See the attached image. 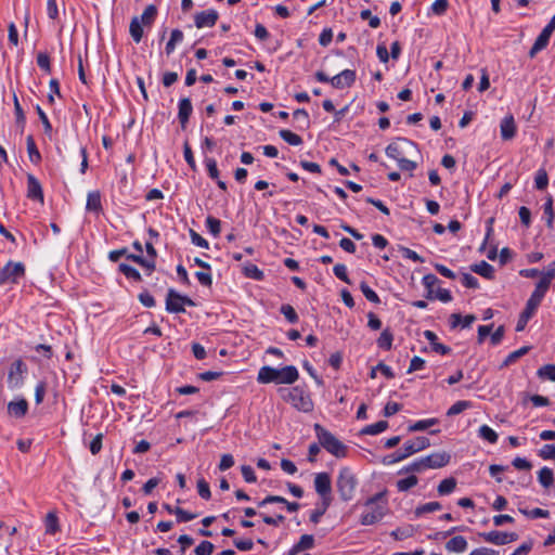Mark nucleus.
<instances>
[{
	"label": "nucleus",
	"instance_id": "nucleus-19",
	"mask_svg": "<svg viewBox=\"0 0 555 555\" xmlns=\"http://www.w3.org/2000/svg\"><path fill=\"white\" fill-rule=\"evenodd\" d=\"M176 296H178V292L172 288L168 289L166 297V310L170 313L185 312L182 302H180Z\"/></svg>",
	"mask_w": 555,
	"mask_h": 555
},
{
	"label": "nucleus",
	"instance_id": "nucleus-36",
	"mask_svg": "<svg viewBox=\"0 0 555 555\" xmlns=\"http://www.w3.org/2000/svg\"><path fill=\"white\" fill-rule=\"evenodd\" d=\"M280 137L291 145L298 146L302 144L300 135L292 132L291 130L283 129L279 132Z\"/></svg>",
	"mask_w": 555,
	"mask_h": 555
},
{
	"label": "nucleus",
	"instance_id": "nucleus-23",
	"mask_svg": "<svg viewBox=\"0 0 555 555\" xmlns=\"http://www.w3.org/2000/svg\"><path fill=\"white\" fill-rule=\"evenodd\" d=\"M446 548L449 552L462 553L467 548V541L462 535H456L446 543Z\"/></svg>",
	"mask_w": 555,
	"mask_h": 555
},
{
	"label": "nucleus",
	"instance_id": "nucleus-24",
	"mask_svg": "<svg viewBox=\"0 0 555 555\" xmlns=\"http://www.w3.org/2000/svg\"><path fill=\"white\" fill-rule=\"evenodd\" d=\"M480 537L488 543L505 545V532L493 530L481 533Z\"/></svg>",
	"mask_w": 555,
	"mask_h": 555
},
{
	"label": "nucleus",
	"instance_id": "nucleus-61",
	"mask_svg": "<svg viewBox=\"0 0 555 555\" xmlns=\"http://www.w3.org/2000/svg\"><path fill=\"white\" fill-rule=\"evenodd\" d=\"M208 175L211 179L217 180L219 178V170L217 168V162L214 158L205 159Z\"/></svg>",
	"mask_w": 555,
	"mask_h": 555
},
{
	"label": "nucleus",
	"instance_id": "nucleus-14",
	"mask_svg": "<svg viewBox=\"0 0 555 555\" xmlns=\"http://www.w3.org/2000/svg\"><path fill=\"white\" fill-rule=\"evenodd\" d=\"M423 459L426 468H441L450 463L451 455L448 452L442 451L431 453Z\"/></svg>",
	"mask_w": 555,
	"mask_h": 555
},
{
	"label": "nucleus",
	"instance_id": "nucleus-54",
	"mask_svg": "<svg viewBox=\"0 0 555 555\" xmlns=\"http://www.w3.org/2000/svg\"><path fill=\"white\" fill-rule=\"evenodd\" d=\"M173 514L177 516L178 522H186L197 517L196 514L184 511L181 507H175Z\"/></svg>",
	"mask_w": 555,
	"mask_h": 555
},
{
	"label": "nucleus",
	"instance_id": "nucleus-58",
	"mask_svg": "<svg viewBox=\"0 0 555 555\" xmlns=\"http://www.w3.org/2000/svg\"><path fill=\"white\" fill-rule=\"evenodd\" d=\"M333 272L335 274V276L339 280H341L343 282L347 283V284H350V280L348 278V274H347V268L345 264L343 263H337L334 266L333 268Z\"/></svg>",
	"mask_w": 555,
	"mask_h": 555
},
{
	"label": "nucleus",
	"instance_id": "nucleus-6",
	"mask_svg": "<svg viewBox=\"0 0 555 555\" xmlns=\"http://www.w3.org/2000/svg\"><path fill=\"white\" fill-rule=\"evenodd\" d=\"M358 480L352 470L348 467H343L337 477L336 487L339 496L343 501L347 502L353 499Z\"/></svg>",
	"mask_w": 555,
	"mask_h": 555
},
{
	"label": "nucleus",
	"instance_id": "nucleus-10",
	"mask_svg": "<svg viewBox=\"0 0 555 555\" xmlns=\"http://www.w3.org/2000/svg\"><path fill=\"white\" fill-rule=\"evenodd\" d=\"M554 30H555V15L551 18L548 24L542 29L541 34L535 39L533 46L531 47V49L529 51L530 57H533L538 52H540L547 46L550 38Z\"/></svg>",
	"mask_w": 555,
	"mask_h": 555
},
{
	"label": "nucleus",
	"instance_id": "nucleus-30",
	"mask_svg": "<svg viewBox=\"0 0 555 555\" xmlns=\"http://www.w3.org/2000/svg\"><path fill=\"white\" fill-rule=\"evenodd\" d=\"M183 40V33L180 29H173L170 35V39L166 44L165 51L167 55H170L175 49L176 44Z\"/></svg>",
	"mask_w": 555,
	"mask_h": 555
},
{
	"label": "nucleus",
	"instance_id": "nucleus-41",
	"mask_svg": "<svg viewBox=\"0 0 555 555\" xmlns=\"http://www.w3.org/2000/svg\"><path fill=\"white\" fill-rule=\"evenodd\" d=\"M537 375L542 379L555 382V364H545L541 366L538 370Z\"/></svg>",
	"mask_w": 555,
	"mask_h": 555
},
{
	"label": "nucleus",
	"instance_id": "nucleus-50",
	"mask_svg": "<svg viewBox=\"0 0 555 555\" xmlns=\"http://www.w3.org/2000/svg\"><path fill=\"white\" fill-rule=\"evenodd\" d=\"M441 504L439 502H428L421 506H417L415 509L416 516H421L426 513H431L441 509Z\"/></svg>",
	"mask_w": 555,
	"mask_h": 555
},
{
	"label": "nucleus",
	"instance_id": "nucleus-43",
	"mask_svg": "<svg viewBox=\"0 0 555 555\" xmlns=\"http://www.w3.org/2000/svg\"><path fill=\"white\" fill-rule=\"evenodd\" d=\"M59 529V519L56 515L54 513H49L46 517V532L54 534Z\"/></svg>",
	"mask_w": 555,
	"mask_h": 555
},
{
	"label": "nucleus",
	"instance_id": "nucleus-20",
	"mask_svg": "<svg viewBox=\"0 0 555 555\" xmlns=\"http://www.w3.org/2000/svg\"><path fill=\"white\" fill-rule=\"evenodd\" d=\"M314 546V537L312 534H304L299 541L288 551L287 555H297L298 553L311 550Z\"/></svg>",
	"mask_w": 555,
	"mask_h": 555
},
{
	"label": "nucleus",
	"instance_id": "nucleus-26",
	"mask_svg": "<svg viewBox=\"0 0 555 555\" xmlns=\"http://www.w3.org/2000/svg\"><path fill=\"white\" fill-rule=\"evenodd\" d=\"M388 428V422L378 421L375 424L367 425L361 429V435L374 436L385 431Z\"/></svg>",
	"mask_w": 555,
	"mask_h": 555
},
{
	"label": "nucleus",
	"instance_id": "nucleus-57",
	"mask_svg": "<svg viewBox=\"0 0 555 555\" xmlns=\"http://www.w3.org/2000/svg\"><path fill=\"white\" fill-rule=\"evenodd\" d=\"M520 513H522L524 515H526L527 517H530V518H546L548 517L550 515V512L547 509H542V508H533L531 511H528V509H519Z\"/></svg>",
	"mask_w": 555,
	"mask_h": 555
},
{
	"label": "nucleus",
	"instance_id": "nucleus-48",
	"mask_svg": "<svg viewBox=\"0 0 555 555\" xmlns=\"http://www.w3.org/2000/svg\"><path fill=\"white\" fill-rule=\"evenodd\" d=\"M470 406H472L470 401H466V400L457 401L448 410L447 415L448 416L457 415Z\"/></svg>",
	"mask_w": 555,
	"mask_h": 555
},
{
	"label": "nucleus",
	"instance_id": "nucleus-38",
	"mask_svg": "<svg viewBox=\"0 0 555 555\" xmlns=\"http://www.w3.org/2000/svg\"><path fill=\"white\" fill-rule=\"evenodd\" d=\"M245 276L254 279L256 281H261L264 278L263 272L253 263H248L243 269Z\"/></svg>",
	"mask_w": 555,
	"mask_h": 555
},
{
	"label": "nucleus",
	"instance_id": "nucleus-21",
	"mask_svg": "<svg viewBox=\"0 0 555 555\" xmlns=\"http://www.w3.org/2000/svg\"><path fill=\"white\" fill-rule=\"evenodd\" d=\"M28 411V403L25 399L18 401H11L8 404V413L14 417H23Z\"/></svg>",
	"mask_w": 555,
	"mask_h": 555
},
{
	"label": "nucleus",
	"instance_id": "nucleus-45",
	"mask_svg": "<svg viewBox=\"0 0 555 555\" xmlns=\"http://www.w3.org/2000/svg\"><path fill=\"white\" fill-rule=\"evenodd\" d=\"M360 289L369 301L374 304L380 302L378 295L367 285L366 282L363 281L360 283Z\"/></svg>",
	"mask_w": 555,
	"mask_h": 555
},
{
	"label": "nucleus",
	"instance_id": "nucleus-27",
	"mask_svg": "<svg viewBox=\"0 0 555 555\" xmlns=\"http://www.w3.org/2000/svg\"><path fill=\"white\" fill-rule=\"evenodd\" d=\"M538 479L542 487L550 488L554 483L553 470L548 467H543L538 473Z\"/></svg>",
	"mask_w": 555,
	"mask_h": 555
},
{
	"label": "nucleus",
	"instance_id": "nucleus-44",
	"mask_svg": "<svg viewBox=\"0 0 555 555\" xmlns=\"http://www.w3.org/2000/svg\"><path fill=\"white\" fill-rule=\"evenodd\" d=\"M119 271L122 272L127 278L133 279L137 282H140L142 280L140 272L135 268L127 263H120Z\"/></svg>",
	"mask_w": 555,
	"mask_h": 555
},
{
	"label": "nucleus",
	"instance_id": "nucleus-12",
	"mask_svg": "<svg viewBox=\"0 0 555 555\" xmlns=\"http://www.w3.org/2000/svg\"><path fill=\"white\" fill-rule=\"evenodd\" d=\"M219 14L216 10L209 9L195 14L194 23L197 28L212 27L218 21Z\"/></svg>",
	"mask_w": 555,
	"mask_h": 555
},
{
	"label": "nucleus",
	"instance_id": "nucleus-2",
	"mask_svg": "<svg viewBox=\"0 0 555 555\" xmlns=\"http://www.w3.org/2000/svg\"><path fill=\"white\" fill-rule=\"evenodd\" d=\"M548 289L547 284H545L544 281H539L535 285V289L531 294L530 298L528 299L526 304V308L521 312L517 324H516V331L521 332L526 327L528 321L533 315L537 308L540 306L543 297L545 296L546 292Z\"/></svg>",
	"mask_w": 555,
	"mask_h": 555
},
{
	"label": "nucleus",
	"instance_id": "nucleus-22",
	"mask_svg": "<svg viewBox=\"0 0 555 555\" xmlns=\"http://www.w3.org/2000/svg\"><path fill=\"white\" fill-rule=\"evenodd\" d=\"M470 270L488 280L494 279V268L485 260L479 263L472 264Z\"/></svg>",
	"mask_w": 555,
	"mask_h": 555
},
{
	"label": "nucleus",
	"instance_id": "nucleus-32",
	"mask_svg": "<svg viewBox=\"0 0 555 555\" xmlns=\"http://www.w3.org/2000/svg\"><path fill=\"white\" fill-rule=\"evenodd\" d=\"M26 143L30 162L34 164H38L41 160V155L36 146L34 138L31 135H28Z\"/></svg>",
	"mask_w": 555,
	"mask_h": 555
},
{
	"label": "nucleus",
	"instance_id": "nucleus-46",
	"mask_svg": "<svg viewBox=\"0 0 555 555\" xmlns=\"http://www.w3.org/2000/svg\"><path fill=\"white\" fill-rule=\"evenodd\" d=\"M529 349L530 347L525 346L519 348L518 350L511 352L504 360L503 366H508L509 364L516 362L519 358L525 356L529 351Z\"/></svg>",
	"mask_w": 555,
	"mask_h": 555
},
{
	"label": "nucleus",
	"instance_id": "nucleus-1",
	"mask_svg": "<svg viewBox=\"0 0 555 555\" xmlns=\"http://www.w3.org/2000/svg\"><path fill=\"white\" fill-rule=\"evenodd\" d=\"M298 370L294 365H287L282 369L262 366L258 372L257 380L260 384H293L298 379Z\"/></svg>",
	"mask_w": 555,
	"mask_h": 555
},
{
	"label": "nucleus",
	"instance_id": "nucleus-59",
	"mask_svg": "<svg viewBox=\"0 0 555 555\" xmlns=\"http://www.w3.org/2000/svg\"><path fill=\"white\" fill-rule=\"evenodd\" d=\"M539 456L543 460H554L555 459V444H544L539 450Z\"/></svg>",
	"mask_w": 555,
	"mask_h": 555
},
{
	"label": "nucleus",
	"instance_id": "nucleus-31",
	"mask_svg": "<svg viewBox=\"0 0 555 555\" xmlns=\"http://www.w3.org/2000/svg\"><path fill=\"white\" fill-rule=\"evenodd\" d=\"M393 335L391 331L387 327L385 328L380 336L377 339V345L379 348L384 350H390L392 346Z\"/></svg>",
	"mask_w": 555,
	"mask_h": 555
},
{
	"label": "nucleus",
	"instance_id": "nucleus-56",
	"mask_svg": "<svg viewBox=\"0 0 555 555\" xmlns=\"http://www.w3.org/2000/svg\"><path fill=\"white\" fill-rule=\"evenodd\" d=\"M360 17L362 20H367L369 21V25L370 27L372 28H377L379 27L380 25V20L378 16H375V15H372L371 11L369 9L366 10H362L360 12Z\"/></svg>",
	"mask_w": 555,
	"mask_h": 555
},
{
	"label": "nucleus",
	"instance_id": "nucleus-51",
	"mask_svg": "<svg viewBox=\"0 0 555 555\" xmlns=\"http://www.w3.org/2000/svg\"><path fill=\"white\" fill-rule=\"evenodd\" d=\"M206 227L214 236H218L221 231V222L219 219L208 216L206 218Z\"/></svg>",
	"mask_w": 555,
	"mask_h": 555
},
{
	"label": "nucleus",
	"instance_id": "nucleus-4",
	"mask_svg": "<svg viewBox=\"0 0 555 555\" xmlns=\"http://www.w3.org/2000/svg\"><path fill=\"white\" fill-rule=\"evenodd\" d=\"M314 431L317 434L320 446H322L328 453L338 459L345 457L347 455V447L331 431L325 429L320 424H314Z\"/></svg>",
	"mask_w": 555,
	"mask_h": 555
},
{
	"label": "nucleus",
	"instance_id": "nucleus-34",
	"mask_svg": "<svg viewBox=\"0 0 555 555\" xmlns=\"http://www.w3.org/2000/svg\"><path fill=\"white\" fill-rule=\"evenodd\" d=\"M455 487H456V480L453 477H450V478L443 479L439 483L437 491H438L439 495H447V494L452 493L454 491Z\"/></svg>",
	"mask_w": 555,
	"mask_h": 555
},
{
	"label": "nucleus",
	"instance_id": "nucleus-15",
	"mask_svg": "<svg viewBox=\"0 0 555 555\" xmlns=\"http://www.w3.org/2000/svg\"><path fill=\"white\" fill-rule=\"evenodd\" d=\"M430 446L429 439L424 436L416 437L414 440H409L403 444V451L406 452L408 456L425 450Z\"/></svg>",
	"mask_w": 555,
	"mask_h": 555
},
{
	"label": "nucleus",
	"instance_id": "nucleus-25",
	"mask_svg": "<svg viewBox=\"0 0 555 555\" xmlns=\"http://www.w3.org/2000/svg\"><path fill=\"white\" fill-rule=\"evenodd\" d=\"M142 25L143 24L140 22L138 16H134L131 20V22H130L129 31H130V35H131L132 39L137 43H139L142 40V37H143V27H142Z\"/></svg>",
	"mask_w": 555,
	"mask_h": 555
},
{
	"label": "nucleus",
	"instance_id": "nucleus-5",
	"mask_svg": "<svg viewBox=\"0 0 555 555\" xmlns=\"http://www.w3.org/2000/svg\"><path fill=\"white\" fill-rule=\"evenodd\" d=\"M279 392L286 402H289L297 410L306 413L313 410V402L310 396L306 393L302 388H280Z\"/></svg>",
	"mask_w": 555,
	"mask_h": 555
},
{
	"label": "nucleus",
	"instance_id": "nucleus-49",
	"mask_svg": "<svg viewBox=\"0 0 555 555\" xmlns=\"http://www.w3.org/2000/svg\"><path fill=\"white\" fill-rule=\"evenodd\" d=\"M544 216L546 219V225L548 229L553 228L554 222V211H553V198L551 196L547 197L544 204Z\"/></svg>",
	"mask_w": 555,
	"mask_h": 555
},
{
	"label": "nucleus",
	"instance_id": "nucleus-47",
	"mask_svg": "<svg viewBox=\"0 0 555 555\" xmlns=\"http://www.w3.org/2000/svg\"><path fill=\"white\" fill-rule=\"evenodd\" d=\"M280 311L289 323L295 324L298 322V314L291 305H282Z\"/></svg>",
	"mask_w": 555,
	"mask_h": 555
},
{
	"label": "nucleus",
	"instance_id": "nucleus-42",
	"mask_svg": "<svg viewBox=\"0 0 555 555\" xmlns=\"http://www.w3.org/2000/svg\"><path fill=\"white\" fill-rule=\"evenodd\" d=\"M478 433L480 438L487 440L490 443H495L498 441V434L488 425H482Z\"/></svg>",
	"mask_w": 555,
	"mask_h": 555
},
{
	"label": "nucleus",
	"instance_id": "nucleus-39",
	"mask_svg": "<svg viewBox=\"0 0 555 555\" xmlns=\"http://www.w3.org/2000/svg\"><path fill=\"white\" fill-rule=\"evenodd\" d=\"M418 478L415 475H411L406 478L397 481V488L400 492H404L416 486Z\"/></svg>",
	"mask_w": 555,
	"mask_h": 555
},
{
	"label": "nucleus",
	"instance_id": "nucleus-62",
	"mask_svg": "<svg viewBox=\"0 0 555 555\" xmlns=\"http://www.w3.org/2000/svg\"><path fill=\"white\" fill-rule=\"evenodd\" d=\"M448 7H449V1L448 0H435L433 5H431V11L436 15H442L448 10Z\"/></svg>",
	"mask_w": 555,
	"mask_h": 555
},
{
	"label": "nucleus",
	"instance_id": "nucleus-3",
	"mask_svg": "<svg viewBox=\"0 0 555 555\" xmlns=\"http://www.w3.org/2000/svg\"><path fill=\"white\" fill-rule=\"evenodd\" d=\"M366 507H371L370 512L364 513L361 516V524L363 526H370L379 521L387 512V500L386 491H382L371 496L365 502Z\"/></svg>",
	"mask_w": 555,
	"mask_h": 555
},
{
	"label": "nucleus",
	"instance_id": "nucleus-7",
	"mask_svg": "<svg viewBox=\"0 0 555 555\" xmlns=\"http://www.w3.org/2000/svg\"><path fill=\"white\" fill-rule=\"evenodd\" d=\"M411 151H415L418 153L417 145L413 141L404 138H399L397 142L388 144V146L385 150L386 155L390 158L396 159L397 163L399 162V159L403 157L402 155L405 152L410 153Z\"/></svg>",
	"mask_w": 555,
	"mask_h": 555
},
{
	"label": "nucleus",
	"instance_id": "nucleus-33",
	"mask_svg": "<svg viewBox=\"0 0 555 555\" xmlns=\"http://www.w3.org/2000/svg\"><path fill=\"white\" fill-rule=\"evenodd\" d=\"M438 423H439L438 418L422 420V421H417L414 424L410 425L408 430L410 433H412V431H423V430H426L429 427H431V426H434V425H436Z\"/></svg>",
	"mask_w": 555,
	"mask_h": 555
},
{
	"label": "nucleus",
	"instance_id": "nucleus-63",
	"mask_svg": "<svg viewBox=\"0 0 555 555\" xmlns=\"http://www.w3.org/2000/svg\"><path fill=\"white\" fill-rule=\"evenodd\" d=\"M197 490L201 498L204 500H208L211 496L209 485L205 479H199L197 481Z\"/></svg>",
	"mask_w": 555,
	"mask_h": 555
},
{
	"label": "nucleus",
	"instance_id": "nucleus-13",
	"mask_svg": "<svg viewBox=\"0 0 555 555\" xmlns=\"http://www.w3.org/2000/svg\"><path fill=\"white\" fill-rule=\"evenodd\" d=\"M356 72L352 69H344L338 75L331 78V85L336 89L351 87L356 81Z\"/></svg>",
	"mask_w": 555,
	"mask_h": 555
},
{
	"label": "nucleus",
	"instance_id": "nucleus-55",
	"mask_svg": "<svg viewBox=\"0 0 555 555\" xmlns=\"http://www.w3.org/2000/svg\"><path fill=\"white\" fill-rule=\"evenodd\" d=\"M215 546L209 541H202L194 550L196 555H211Z\"/></svg>",
	"mask_w": 555,
	"mask_h": 555
},
{
	"label": "nucleus",
	"instance_id": "nucleus-29",
	"mask_svg": "<svg viewBox=\"0 0 555 555\" xmlns=\"http://www.w3.org/2000/svg\"><path fill=\"white\" fill-rule=\"evenodd\" d=\"M156 15H157V8L154 4H150L144 9V11H143L141 17H139V20L143 25L150 26L155 21Z\"/></svg>",
	"mask_w": 555,
	"mask_h": 555
},
{
	"label": "nucleus",
	"instance_id": "nucleus-28",
	"mask_svg": "<svg viewBox=\"0 0 555 555\" xmlns=\"http://www.w3.org/2000/svg\"><path fill=\"white\" fill-rule=\"evenodd\" d=\"M86 208L89 211H100L102 209L100 192L95 191L88 194Z\"/></svg>",
	"mask_w": 555,
	"mask_h": 555
},
{
	"label": "nucleus",
	"instance_id": "nucleus-9",
	"mask_svg": "<svg viewBox=\"0 0 555 555\" xmlns=\"http://www.w3.org/2000/svg\"><path fill=\"white\" fill-rule=\"evenodd\" d=\"M25 274V267L22 262L9 261L0 271V285L7 282H16Z\"/></svg>",
	"mask_w": 555,
	"mask_h": 555
},
{
	"label": "nucleus",
	"instance_id": "nucleus-37",
	"mask_svg": "<svg viewBox=\"0 0 555 555\" xmlns=\"http://www.w3.org/2000/svg\"><path fill=\"white\" fill-rule=\"evenodd\" d=\"M293 116L300 122L299 129L306 130L310 128V118L306 109L297 108L294 111Z\"/></svg>",
	"mask_w": 555,
	"mask_h": 555
},
{
	"label": "nucleus",
	"instance_id": "nucleus-64",
	"mask_svg": "<svg viewBox=\"0 0 555 555\" xmlns=\"http://www.w3.org/2000/svg\"><path fill=\"white\" fill-rule=\"evenodd\" d=\"M554 278H555V261H553L548 266L547 270L542 273L540 281H544L545 284H547V286L550 287V284Z\"/></svg>",
	"mask_w": 555,
	"mask_h": 555
},
{
	"label": "nucleus",
	"instance_id": "nucleus-11",
	"mask_svg": "<svg viewBox=\"0 0 555 555\" xmlns=\"http://www.w3.org/2000/svg\"><path fill=\"white\" fill-rule=\"evenodd\" d=\"M27 366L22 359L15 360L8 374V385L11 389H15L22 386L23 375L26 373Z\"/></svg>",
	"mask_w": 555,
	"mask_h": 555
},
{
	"label": "nucleus",
	"instance_id": "nucleus-40",
	"mask_svg": "<svg viewBox=\"0 0 555 555\" xmlns=\"http://www.w3.org/2000/svg\"><path fill=\"white\" fill-rule=\"evenodd\" d=\"M423 285L426 287V289L428 291V294H427V298L428 299H434V286L439 282L438 278L435 275V274H426L423 276Z\"/></svg>",
	"mask_w": 555,
	"mask_h": 555
},
{
	"label": "nucleus",
	"instance_id": "nucleus-52",
	"mask_svg": "<svg viewBox=\"0 0 555 555\" xmlns=\"http://www.w3.org/2000/svg\"><path fill=\"white\" fill-rule=\"evenodd\" d=\"M406 457H409V456H408L406 452L403 451V449H402V450H398L397 452H395L390 455L385 456L383 460V463L386 465H391L397 462L403 461Z\"/></svg>",
	"mask_w": 555,
	"mask_h": 555
},
{
	"label": "nucleus",
	"instance_id": "nucleus-35",
	"mask_svg": "<svg viewBox=\"0 0 555 555\" xmlns=\"http://www.w3.org/2000/svg\"><path fill=\"white\" fill-rule=\"evenodd\" d=\"M127 259L132 260L133 262L140 264L142 268H145L149 273L155 270V260H147L143 258L141 255H127Z\"/></svg>",
	"mask_w": 555,
	"mask_h": 555
},
{
	"label": "nucleus",
	"instance_id": "nucleus-16",
	"mask_svg": "<svg viewBox=\"0 0 555 555\" xmlns=\"http://www.w3.org/2000/svg\"><path fill=\"white\" fill-rule=\"evenodd\" d=\"M193 106L189 98H183L179 101L178 119L181 128L185 129L189 122L190 116L192 115Z\"/></svg>",
	"mask_w": 555,
	"mask_h": 555
},
{
	"label": "nucleus",
	"instance_id": "nucleus-8",
	"mask_svg": "<svg viewBox=\"0 0 555 555\" xmlns=\"http://www.w3.org/2000/svg\"><path fill=\"white\" fill-rule=\"evenodd\" d=\"M315 492L325 501V504H332V481L327 473H318L314 477Z\"/></svg>",
	"mask_w": 555,
	"mask_h": 555
},
{
	"label": "nucleus",
	"instance_id": "nucleus-18",
	"mask_svg": "<svg viewBox=\"0 0 555 555\" xmlns=\"http://www.w3.org/2000/svg\"><path fill=\"white\" fill-rule=\"evenodd\" d=\"M27 196L30 199L43 202V193L40 182L33 176H27Z\"/></svg>",
	"mask_w": 555,
	"mask_h": 555
},
{
	"label": "nucleus",
	"instance_id": "nucleus-53",
	"mask_svg": "<svg viewBox=\"0 0 555 555\" xmlns=\"http://www.w3.org/2000/svg\"><path fill=\"white\" fill-rule=\"evenodd\" d=\"M331 504H325V501L322 500L321 505L317 507L310 515V521L313 524H318L321 517L325 514Z\"/></svg>",
	"mask_w": 555,
	"mask_h": 555
},
{
	"label": "nucleus",
	"instance_id": "nucleus-17",
	"mask_svg": "<svg viewBox=\"0 0 555 555\" xmlns=\"http://www.w3.org/2000/svg\"><path fill=\"white\" fill-rule=\"evenodd\" d=\"M501 137L504 141L512 140L516 134V124L513 115L505 116L500 125Z\"/></svg>",
	"mask_w": 555,
	"mask_h": 555
},
{
	"label": "nucleus",
	"instance_id": "nucleus-60",
	"mask_svg": "<svg viewBox=\"0 0 555 555\" xmlns=\"http://www.w3.org/2000/svg\"><path fill=\"white\" fill-rule=\"evenodd\" d=\"M38 66L47 73L51 72L50 57L47 53L40 52L37 55Z\"/></svg>",
	"mask_w": 555,
	"mask_h": 555
}]
</instances>
